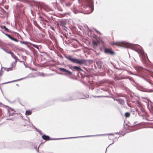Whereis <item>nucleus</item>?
Instances as JSON below:
<instances>
[{
  "instance_id": "obj_1",
  "label": "nucleus",
  "mask_w": 153,
  "mask_h": 153,
  "mask_svg": "<svg viewBox=\"0 0 153 153\" xmlns=\"http://www.w3.org/2000/svg\"><path fill=\"white\" fill-rule=\"evenodd\" d=\"M121 43V45H117V46L126 48H129L137 52L140 56L141 57L143 61L146 62L148 61L151 63L149 59L147 54L144 52L141 47L140 45L130 43L126 42H117L113 43L112 45H115L117 43Z\"/></svg>"
},
{
  "instance_id": "obj_2",
  "label": "nucleus",
  "mask_w": 153,
  "mask_h": 153,
  "mask_svg": "<svg viewBox=\"0 0 153 153\" xmlns=\"http://www.w3.org/2000/svg\"><path fill=\"white\" fill-rule=\"evenodd\" d=\"M80 4L81 9H82L85 8H88L90 9L91 11H88L84 13L82 11L78 10L76 7H74L72 11L75 14L78 13H83L85 14H89L92 13L94 10V4L92 0H78Z\"/></svg>"
},
{
  "instance_id": "obj_3",
  "label": "nucleus",
  "mask_w": 153,
  "mask_h": 153,
  "mask_svg": "<svg viewBox=\"0 0 153 153\" xmlns=\"http://www.w3.org/2000/svg\"><path fill=\"white\" fill-rule=\"evenodd\" d=\"M64 56L70 62L73 63L78 64L80 65L85 64L87 62L90 64H91L93 62V60L91 59H79L73 57L71 55L67 56L66 54H64Z\"/></svg>"
},
{
  "instance_id": "obj_4",
  "label": "nucleus",
  "mask_w": 153,
  "mask_h": 153,
  "mask_svg": "<svg viewBox=\"0 0 153 153\" xmlns=\"http://www.w3.org/2000/svg\"><path fill=\"white\" fill-rule=\"evenodd\" d=\"M102 134H97V135H87L84 136H82L79 137H69L67 138H51L49 136L46 135V134H44L42 136V139L45 140L49 141L50 140H63L68 139H71V138H80V137H91L97 136H100L102 135Z\"/></svg>"
},
{
  "instance_id": "obj_5",
  "label": "nucleus",
  "mask_w": 153,
  "mask_h": 153,
  "mask_svg": "<svg viewBox=\"0 0 153 153\" xmlns=\"http://www.w3.org/2000/svg\"><path fill=\"white\" fill-rule=\"evenodd\" d=\"M57 69H59L61 72H57V73L60 75H63L65 76H71L72 74V73L70 71L62 67H58Z\"/></svg>"
},
{
  "instance_id": "obj_6",
  "label": "nucleus",
  "mask_w": 153,
  "mask_h": 153,
  "mask_svg": "<svg viewBox=\"0 0 153 153\" xmlns=\"http://www.w3.org/2000/svg\"><path fill=\"white\" fill-rule=\"evenodd\" d=\"M136 84L135 87L138 90L143 92H153V90L151 89H147L143 88V87L140 86L139 85L136 83L135 82Z\"/></svg>"
},
{
  "instance_id": "obj_7",
  "label": "nucleus",
  "mask_w": 153,
  "mask_h": 153,
  "mask_svg": "<svg viewBox=\"0 0 153 153\" xmlns=\"http://www.w3.org/2000/svg\"><path fill=\"white\" fill-rule=\"evenodd\" d=\"M104 52L105 54L112 55H114L115 54V52L111 49L107 48H104Z\"/></svg>"
},
{
  "instance_id": "obj_8",
  "label": "nucleus",
  "mask_w": 153,
  "mask_h": 153,
  "mask_svg": "<svg viewBox=\"0 0 153 153\" xmlns=\"http://www.w3.org/2000/svg\"><path fill=\"white\" fill-rule=\"evenodd\" d=\"M98 39H97L96 41H92V43L94 46L96 47L98 46V44H99L101 42L102 43L103 42L102 40L99 38Z\"/></svg>"
},
{
  "instance_id": "obj_9",
  "label": "nucleus",
  "mask_w": 153,
  "mask_h": 153,
  "mask_svg": "<svg viewBox=\"0 0 153 153\" xmlns=\"http://www.w3.org/2000/svg\"><path fill=\"white\" fill-rule=\"evenodd\" d=\"M96 63L97 65L98 68L99 69H101L102 66H104V61H102L100 60H98L96 62Z\"/></svg>"
},
{
  "instance_id": "obj_10",
  "label": "nucleus",
  "mask_w": 153,
  "mask_h": 153,
  "mask_svg": "<svg viewBox=\"0 0 153 153\" xmlns=\"http://www.w3.org/2000/svg\"><path fill=\"white\" fill-rule=\"evenodd\" d=\"M40 8V9L42 8L47 12H49L51 10L48 6L46 4H42Z\"/></svg>"
},
{
  "instance_id": "obj_11",
  "label": "nucleus",
  "mask_w": 153,
  "mask_h": 153,
  "mask_svg": "<svg viewBox=\"0 0 153 153\" xmlns=\"http://www.w3.org/2000/svg\"><path fill=\"white\" fill-rule=\"evenodd\" d=\"M40 8V9L42 8L47 12H49L51 10L48 6L46 4H42Z\"/></svg>"
},
{
  "instance_id": "obj_12",
  "label": "nucleus",
  "mask_w": 153,
  "mask_h": 153,
  "mask_svg": "<svg viewBox=\"0 0 153 153\" xmlns=\"http://www.w3.org/2000/svg\"><path fill=\"white\" fill-rule=\"evenodd\" d=\"M67 20L66 19H60L59 20V25L61 27L66 25Z\"/></svg>"
},
{
  "instance_id": "obj_13",
  "label": "nucleus",
  "mask_w": 153,
  "mask_h": 153,
  "mask_svg": "<svg viewBox=\"0 0 153 153\" xmlns=\"http://www.w3.org/2000/svg\"><path fill=\"white\" fill-rule=\"evenodd\" d=\"M71 68L73 70V71H83V70L79 66H74L71 67Z\"/></svg>"
},
{
  "instance_id": "obj_14",
  "label": "nucleus",
  "mask_w": 153,
  "mask_h": 153,
  "mask_svg": "<svg viewBox=\"0 0 153 153\" xmlns=\"http://www.w3.org/2000/svg\"><path fill=\"white\" fill-rule=\"evenodd\" d=\"M94 97H106V98H112V99H113L114 101L116 100L117 101H118V99H116L112 96H94Z\"/></svg>"
},
{
  "instance_id": "obj_15",
  "label": "nucleus",
  "mask_w": 153,
  "mask_h": 153,
  "mask_svg": "<svg viewBox=\"0 0 153 153\" xmlns=\"http://www.w3.org/2000/svg\"><path fill=\"white\" fill-rule=\"evenodd\" d=\"M138 76H139L140 77L142 78L143 79H144L147 82H149L150 84H151V85L152 84L151 83V80H150L146 78L145 77L142 75H138Z\"/></svg>"
},
{
  "instance_id": "obj_16",
  "label": "nucleus",
  "mask_w": 153,
  "mask_h": 153,
  "mask_svg": "<svg viewBox=\"0 0 153 153\" xmlns=\"http://www.w3.org/2000/svg\"><path fill=\"white\" fill-rule=\"evenodd\" d=\"M0 105H2L4 106L7 107L8 108L7 109V110L9 109V110H10V111H14V112H15L16 111H15L13 109L11 108V107H9L7 105H4V104H3L1 102H0Z\"/></svg>"
},
{
  "instance_id": "obj_17",
  "label": "nucleus",
  "mask_w": 153,
  "mask_h": 153,
  "mask_svg": "<svg viewBox=\"0 0 153 153\" xmlns=\"http://www.w3.org/2000/svg\"><path fill=\"white\" fill-rule=\"evenodd\" d=\"M7 114L9 116H13L16 113L15 112H11V111L9 109H7Z\"/></svg>"
},
{
  "instance_id": "obj_18",
  "label": "nucleus",
  "mask_w": 153,
  "mask_h": 153,
  "mask_svg": "<svg viewBox=\"0 0 153 153\" xmlns=\"http://www.w3.org/2000/svg\"><path fill=\"white\" fill-rule=\"evenodd\" d=\"M84 69L85 70V71L83 70V71H82V72H83L84 73L85 75L87 76V75H88V74L90 73V71H89L88 70V69L85 67L84 68Z\"/></svg>"
},
{
  "instance_id": "obj_19",
  "label": "nucleus",
  "mask_w": 153,
  "mask_h": 153,
  "mask_svg": "<svg viewBox=\"0 0 153 153\" xmlns=\"http://www.w3.org/2000/svg\"><path fill=\"white\" fill-rule=\"evenodd\" d=\"M29 77H30V76H27L26 77H24V78H20V79H16V80L11 81L10 82H11V83L13 82H16V81H19L22 80V79H26L27 78H29Z\"/></svg>"
},
{
  "instance_id": "obj_20",
  "label": "nucleus",
  "mask_w": 153,
  "mask_h": 153,
  "mask_svg": "<svg viewBox=\"0 0 153 153\" xmlns=\"http://www.w3.org/2000/svg\"><path fill=\"white\" fill-rule=\"evenodd\" d=\"M118 103L120 105H124L125 104V102L122 99L118 98Z\"/></svg>"
},
{
  "instance_id": "obj_21",
  "label": "nucleus",
  "mask_w": 153,
  "mask_h": 153,
  "mask_svg": "<svg viewBox=\"0 0 153 153\" xmlns=\"http://www.w3.org/2000/svg\"><path fill=\"white\" fill-rule=\"evenodd\" d=\"M76 98H74L73 97H69L68 99H65L63 100L62 101H64V102L67 101L76 100Z\"/></svg>"
},
{
  "instance_id": "obj_22",
  "label": "nucleus",
  "mask_w": 153,
  "mask_h": 153,
  "mask_svg": "<svg viewBox=\"0 0 153 153\" xmlns=\"http://www.w3.org/2000/svg\"><path fill=\"white\" fill-rule=\"evenodd\" d=\"M32 113V111L31 110H27L26 111L25 114L26 116L29 115L31 114Z\"/></svg>"
},
{
  "instance_id": "obj_23",
  "label": "nucleus",
  "mask_w": 153,
  "mask_h": 153,
  "mask_svg": "<svg viewBox=\"0 0 153 153\" xmlns=\"http://www.w3.org/2000/svg\"><path fill=\"white\" fill-rule=\"evenodd\" d=\"M30 44L34 47L36 48L38 50H39V45L33 44L32 43H30Z\"/></svg>"
},
{
  "instance_id": "obj_24",
  "label": "nucleus",
  "mask_w": 153,
  "mask_h": 153,
  "mask_svg": "<svg viewBox=\"0 0 153 153\" xmlns=\"http://www.w3.org/2000/svg\"><path fill=\"white\" fill-rule=\"evenodd\" d=\"M1 28L2 29H4V30L6 31L9 32L10 31V30L5 25L2 26L1 27Z\"/></svg>"
},
{
  "instance_id": "obj_25",
  "label": "nucleus",
  "mask_w": 153,
  "mask_h": 153,
  "mask_svg": "<svg viewBox=\"0 0 153 153\" xmlns=\"http://www.w3.org/2000/svg\"><path fill=\"white\" fill-rule=\"evenodd\" d=\"M34 25L37 27L39 30L42 31L43 32H44V31H42V28L37 23H36V24H34Z\"/></svg>"
},
{
  "instance_id": "obj_26",
  "label": "nucleus",
  "mask_w": 153,
  "mask_h": 153,
  "mask_svg": "<svg viewBox=\"0 0 153 153\" xmlns=\"http://www.w3.org/2000/svg\"><path fill=\"white\" fill-rule=\"evenodd\" d=\"M30 4H32V5H36L38 2L33 0H31L30 1Z\"/></svg>"
},
{
  "instance_id": "obj_27",
  "label": "nucleus",
  "mask_w": 153,
  "mask_h": 153,
  "mask_svg": "<svg viewBox=\"0 0 153 153\" xmlns=\"http://www.w3.org/2000/svg\"><path fill=\"white\" fill-rule=\"evenodd\" d=\"M20 42L22 44H25V45H27V44H30V42H28L27 41H20Z\"/></svg>"
},
{
  "instance_id": "obj_28",
  "label": "nucleus",
  "mask_w": 153,
  "mask_h": 153,
  "mask_svg": "<svg viewBox=\"0 0 153 153\" xmlns=\"http://www.w3.org/2000/svg\"><path fill=\"white\" fill-rule=\"evenodd\" d=\"M3 113L2 110L0 108V120L3 118V116H2Z\"/></svg>"
},
{
  "instance_id": "obj_29",
  "label": "nucleus",
  "mask_w": 153,
  "mask_h": 153,
  "mask_svg": "<svg viewBox=\"0 0 153 153\" xmlns=\"http://www.w3.org/2000/svg\"><path fill=\"white\" fill-rule=\"evenodd\" d=\"M64 31L67 32L68 30V29L66 25H65L61 27Z\"/></svg>"
},
{
  "instance_id": "obj_30",
  "label": "nucleus",
  "mask_w": 153,
  "mask_h": 153,
  "mask_svg": "<svg viewBox=\"0 0 153 153\" xmlns=\"http://www.w3.org/2000/svg\"><path fill=\"white\" fill-rule=\"evenodd\" d=\"M130 116V113L128 112H126L125 114V116L126 117H129Z\"/></svg>"
},
{
  "instance_id": "obj_31",
  "label": "nucleus",
  "mask_w": 153,
  "mask_h": 153,
  "mask_svg": "<svg viewBox=\"0 0 153 153\" xmlns=\"http://www.w3.org/2000/svg\"><path fill=\"white\" fill-rule=\"evenodd\" d=\"M131 129H128V131L127 132L132 131L135 130H136L137 129H134V127H131Z\"/></svg>"
},
{
  "instance_id": "obj_32",
  "label": "nucleus",
  "mask_w": 153,
  "mask_h": 153,
  "mask_svg": "<svg viewBox=\"0 0 153 153\" xmlns=\"http://www.w3.org/2000/svg\"><path fill=\"white\" fill-rule=\"evenodd\" d=\"M4 98L5 99L10 103L12 104L14 103L15 102V101H13L11 102L10 101V100H9L8 99H7L6 97H4Z\"/></svg>"
},
{
  "instance_id": "obj_33",
  "label": "nucleus",
  "mask_w": 153,
  "mask_h": 153,
  "mask_svg": "<svg viewBox=\"0 0 153 153\" xmlns=\"http://www.w3.org/2000/svg\"><path fill=\"white\" fill-rule=\"evenodd\" d=\"M23 126H27V128H28L29 127H31V125L29 123L28 124H25V125H23Z\"/></svg>"
},
{
  "instance_id": "obj_34",
  "label": "nucleus",
  "mask_w": 153,
  "mask_h": 153,
  "mask_svg": "<svg viewBox=\"0 0 153 153\" xmlns=\"http://www.w3.org/2000/svg\"><path fill=\"white\" fill-rule=\"evenodd\" d=\"M39 17L41 18V19H40V21L43 22H46V20H45V19H44L43 17H42V16H39Z\"/></svg>"
},
{
  "instance_id": "obj_35",
  "label": "nucleus",
  "mask_w": 153,
  "mask_h": 153,
  "mask_svg": "<svg viewBox=\"0 0 153 153\" xmlns=\"http://www.w3.org/2000/svg\"><path fill=\"white\" fill-rule=\"evenodd\" d=\"M5 35L7 36L9 39H11L12 38V37H13L12 36H11L9 34H8L7 33H6V34H5Z\"/></svg>"
},
{
  "instance_id": "obj_36",
  "label": "nucleus",
  "mask_w": 153,
  "mask_h": 153,
  "mask_svg": "<svg viewBox=\"0 0 153 153\" xmlns=\"http://www.w3.org/2000/svg\"><path fill=\"white\" fill-rule=\"evenodd\" d=\"M11 39L16 42H18L19 41V40L13 37H12Z\"/></svg>"
},
{
  "instance_id": "obj_37",
  "label": "nucleus",
  "mask_w": 153,
  "mask_h": 153,
  "mask_svg": "<svg viewBox=\"0 0 153 153\" xmlns=\"http://www.w3.org/2000/svg\"><path fill=\"white\" fill-rule=\"evenodd\" d=\"M13 67H10L7 68L6 70V71H11L13 70Z\"/></svg>"
},
{
  "instance_id": "obj_38",
  "label": "nucleus",
  "mask_w": 153,
  "mask_h": 153,
  "mask_svg": "<svg viewBox=\"0 0 153 153\" xmlns=\"http://www.w3.org/2000/svg\"><path fill=\"white\" fill-rule=\"evenodd\" d=\"M126 78L127 79H128L129 80H131V81L134 80L133 78L132 77H130V76H127Z\"/></svg>"
},
{
  "instance_id": "obj_39",
  "label": "nucleus",
  "mask_w": 153,
  "mask_h": 153,
  "mask_svg": "<svg viewBox=\"0 0 153 153\" xmlns=\"http://www.w3.org/2000/svg\"><path fill=\"white\" fill-rule=\"evenodd\" d=\"M11 56L12 58H13L14 59H16L15 58L17 57V56L13 54V53L12 54H11Z\"/></svg>"
},
{
  "instance_id": "obj_40",
  "label": "nucleus",
  "mask_w": 153,
  "mask_h": 153,
  "mask_svg": "<svg viewBox=\"0 0 153 153\" xmlns=\"http://www.w3.org/2000/svg\"><path fill=\"white\" fill-rule=\"evenodd\" d=\"M16 63V62H13L11 64V67H13H13H15Z\"/></svg>"
},
{
  "instance_id": "obj_41",
  "label": "nucleus",
  "mask_w": 153,
  "mask_h": 153,
  "mask_svg": "<svg viewBox=\"0 0 153 153\" xmlns=\"http://www.w3.org/2000/svg\"><path fill=\"white\" fill-rule=\"evenodd\" d=\"M11 83L10 81H9V82H5L4 83H2L1 84H0V86H1V85H3V84H7V83Z\"/></svg>"
},
{
  "instance_id": "obj_42",
  "label": "nucleus",
  "mask_w": 153,
  "mask_h": 153,
  "mask_svg": "<svg viewBox=\"0 0 153 153\" xmlns=\"http://www.w3.org/2000/svg\"><path fill=\"white\" fill-rule=\"evenodd\" d=\"M15 118V117H12V118H7V120H10L13 121V120H14Z\"/></svg>"
},
{
  "instance_id": "obj_43",
  "label": "nucleus",
  "mask_w": 153,
  "mask_h": 153,
  "mask_svg": "<svg viewBox=\"0 0 153 153\" xmlns=\"http://www.w3.org/2000/svg\"><path fill=\"white\" fill-rule=\"evenodd\" d=\"M16 144H22V142L18 140V141H16Z\"/></svg>"
},
{
  "instance_id": "obj_44",
  "label": "nucleus",
  "mask_w": 153,
  "mask_h": 153,
  "mask_svg": "<svg viewBox=\"0 0 153 153\" xmlns=\"http://www.w3.org/2000/svg\"><path fill=\"white\" fill-rule=\"evenodd\" d=\"M40 146V145L38 147V148H37V147H34V149H35L36 150L37 152H38L39 151V150H38V149L39 148V147Z\"/></svg>"
},
{
  "instance_id": "obj_45",
  "label": "nucleus",
  "mask_w": 153,
  "mask_h": 153,
  "mask_svg": "<svg viewBox=\"0 0 153 153\" xmlns=\"http://www.w3.org/2000/svg\"><path fill=\"white\" fill-rule=\"evenodd\" d=\"M65 5L67 7H69L71 5V4L70 3H66Z\"/></svg>"
},
{
  "instance_id": "obj_46",
  "label": "nucleus",
  "mask_w": 153,
  "mask_h": 153,
  "mask_svg": "<svg viewBox=\"0 0 153 153\" xmlns=\"http://www.w3.org/2000/svg\"><path fill=\"white\" fill-rule=\"evenodd\" d=\"M32 126H33V127H34V129H35L36 131L38 132V131H39V130L37 128H36V127H35L34 126H33V125H32Z\"/></svg>"
},
{
  "instance_id": "obj_47",
  "label": "nucleus",
  "mask_w": 153,
  "mask_h": 153,
  "mask_svg": "<svg viewBox=\"0 0 153 153\" xmlns=\"http://www.w3.org/2000/svg\"><path fill=\"white\" fill-rule=\"evenodd\" d=\"M16 59H15V61L16 62H16L17 61H19V59L17 57L15 58Z\"/></svg>"
},
{
  "instance_id": "obj_48",
  "label": "nucleus",
  "mask_w": 153,
  "mask_h": 153,
  "mask_svg": "<svg viewBox=\"0 0 153 153\" xmlns=\"http://www.w3.org/2000/svg\"><path fill=\"white\" fill-rule=\"evenodd\" d=\"M50 28L52 29V30H53L54 31H55V29H54V27H52V26H51L50 27Z\"/></svg>"
},
{
  "instance_id": "obj_49",
  "label": "nucleus",
  "mask_w": 153,
  "mask_h": 153,
  "mask_svg": "<svg viewBox=\"0 0 153 153\" xmlns=\"http://www.w3.org/2000/svg\"><path fill=\"white\" fill-rule=\"evenodd\" d=\"M105 91H107L109 93H110L111 92V91L110 90H108V89H106L105 90H104Z\"/></svg>"
},
{
  "instance_id": "obj_50",
  "label": "nucleus",
  "mask_w": 153,
  "mask_h": 153,
  "mask_svg": "<svg viewBox=\"0 0 153 153\" xmlns=\"http://www.w3.org/2000/svg\"><path fill=\"white\" fill-rule=\"evenodd\" d=\"M1 49L3 50L4 51H5V52L7 50L5 48H3L2 47H1Z\"/></svg>"
},
{
  "instance_id": "obj_51",
  "label": "nucleus",
  "mask_w": 153,
  "mask_h": 153,
  "mask_svg": "<svg viewBox=\"0 0 153 153\" xmlns=\"http://www.w3.org/2000/svg\"><path fill=\"white\" fill-rule=\"evenodd\" d=\"M114 143V141H113V143H111V144H109V146H108L107 147V148H106V152L107 149V148H108V147H109L110 145H111L113 144Z\"/></svg>"
},
{
  "instance_id": "obj_52",
  "label": "nucleus",
  "mask_w": 153,
  "mask_h": 153,
  "mask_svg": "<svg viewBox=\"0 0 153 153\" xmlns=\"http://www.w3.org/2000/svg\"><path fill=\"white\" fill-rule=\"evenodd\" d=\"M13 52L11 51H9L8 52H7V53L9 54H10L11 55L12 54V53Z\"/></svg>"
},
{
  "instance_id": "obj_53",
  "label": "nucleus",
  "mask_w": 153,
  "mask_h": 153,
  "mask_svg": "<svg viewBox=\"0 0 153 153\" xmlns=\"http://www.w3.org/2000/svg\"><path fill=\"white\" fill-rule=\"evenodd\" d=\"M107 135H114V134L112 133H109L108 134H107Z\"/></svg>"
},
{
  "instance_id": "obj_54",
  "label": "nucleus",
  "mask_w": 153,
  "mask_h": 153,
  "mask_svg": "<svg viewBox=\"0 0 153 153\" xmlns=\"http://www.w3.org/2000/svg\"><path fill=\"white\" fill-rule=\"evenodd\" d=\"M140 110L142 112H144V109L142 108H140Z\"/></svg>"
},
{
  "instance_id": "obj_55",
  "label": "nucleus",
  "mask_w": 153,
  "mask_h": 153,
  "mask_svg": "<svg viewBox=\"0 0 153 153\" xmlns=\"http://www.w3.org/2000/svg\"><path fill=\"white\" fill-rule=\"evenodd\" d=\"M38 132L40 134V135H42V132L40 130H39Z\"/></svg>"
},
{
  "instance_id": "obj_56",
  "label": "nucleus",
  "mask_w": 153,
  "mask_h": 153,
  "mask_svg": "<svg viewBox=\"0 0 153 153\" xmlns=\"http://www.w3.org/2000/svg\"><path fill=\"white\" fill-rule=\"evenodd\" d=\"M23 63H24V65L25 66V68H29V67H28V66H26V65H25V64L24 62H23Z\"/></svg>"
},
{
  "instance_id": "obj_57",
  "label": "nucleus",
  "mask_w": 153,
  "mask_h": 153,
  "mask_svg": "<svg viewBox=\"0 0 153 153\" xmlns=\"http://www.w3.org/2000/svg\"><path fill=\"white\" fill-rule=\"evenodd\" d=\"M31 13L32 15L33 16H34V14H33V11L32 10H31Z\"/></svg>"
},
{
  "instance_id": "obj_58",
  "label": "nucleus",
  "mask_w": 153,
  "mask_h": 153,
  "mask_svg": "<svg viewBox=\"0 0 153 153\" xmlns=\"http://www.w3.org/2000/svg\"><path fill=\"white\" fill-rule=\"evenodd\" d=\"M94 30H95L97 32V33H100V32L99 31H98L97 30H96V29H94Z\"/></svg>"
},
{
  "instance_id": "obj_59",
  "label": "nucleus",
  "mask_w": 153,
  "mask_h": 153,
  "mask_svg": "<svg viewBox=\"0 0 153 153\" xmlns=\"http://www.w3.org/2000/svg\"><path fill=\"white\" fill-rule=\"evenodd\" d=\"M59 56V57H60V58L61 59H62L63 58V57L62 56V55H60Z\"/></svg>"
},
{
  "instance_id": "obj_60",
  "label": "nucleus",
  "mask_w": 153,
  "mask_h": 153,
  "mask_svg": "<svg viewBox=\"0 0 153 153\" xmlns=\"http://www.w3.org/2000/svg\"><path fill=\"white\" fill-rule=\"evenodd\" d=\"M135 110H136V111L137 112L139 113V111H138V109H137V108H136V109H135ZM138 114H139V113H138Z\"/></svg>"
},
{
  "instance_id": "obj_61",
  "label": "nucleus",
  "mask_w": 153,
  "mask_h": 153,
  "mask_svg": "<svg viewBox=\"0 0 153 153\" xmlns=\"http://www.w3.org/2000/svg\"><path fill=\"white\" fill-rule=\"evenodd\" d=\"M85 97L86 98H88L89 97V95H87Z\"/></svg>"
},
{
  "instance_id": "obj_62",
  "label": "nucleus",
  "mask_w": 153,
  "mask_h": 153,
  "mask_svg": "<svg viewBox=\"0 0 153 153\" xmlns=\"http://www.w3.org/2000/svg\"><path fill=\"white\" fill-rule=\"evenodd\" d=\"M2 74V73L0 72V76H1Z\"/></svg>"
},
{
  "instance_id": "obj_63",
  "label": "nucleus",
  "mask_w": 153,
  "mask_h": 153,
  "mask_svg": "<svg viewBox=\"0 0 153 153\" xmlns=\"http://www.w3.org/2000/svg\"><path fill=\"white\" fill-rule=\"evenodd\" d=\"M41 75L43 76H44V74L43 73H42V74Z\"/></svg>"
},
{
  "instance_id": "obj_64",
  "label": "nucleus",
  "mask_w": 153,
  "mask_h": 153,
  "mask_svg": "<svg viewBox=\"0 0 153 153\" xmlns=\"http://www.w3.org/2000/svg\"><path fill=\"white\" fill-rule=\"evenodd\" d=\"M37 14L39 15L40 14V12L39 11V12L37 13Z\"/></svg>"
}]
</instances>
